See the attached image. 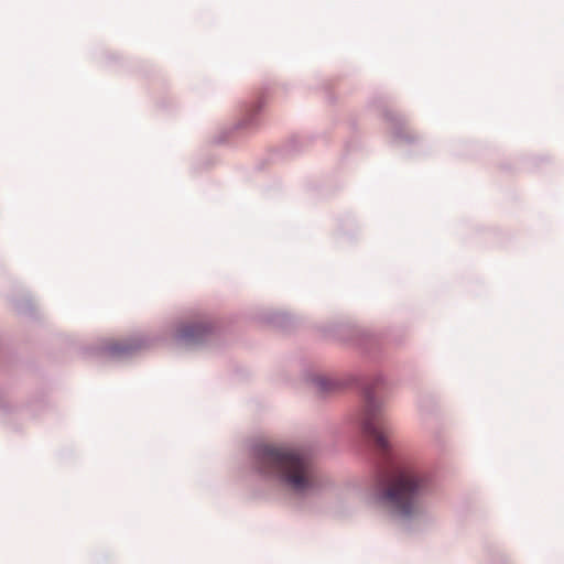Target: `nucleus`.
I'll list each match as a JSON object with an SVG mask.
<instances>
[{"label": "nucleus", "mask_w": 564, "mask_h": 564, "mask_svg": "<svg viewBox=\"0 0 564 564\" xmlns=\"http://www.w3.org/2000/svg\"><path fill=\"white\" fill-rule=\"evenodd\" d=\"M378 487L384 500L402 517H414L423 509L425 479L408 467L387 463L378 473Z\"/></svg>", "instance_id": "obj_1"}, {"label": "nucleus", "mask_w": 564, "mask_h": 564, "mask_svg": "<svg viewBox=\"0 0 564 564\" xmlns=\"http://www.w3.org/2000/svg\"><path fill=\"white\" fill-rule=\"evenodd\" d=\"M267 468L297 492L316 489L318 476L310 460H264Z\"/></svg>", "instance_id": "obj_2"}, {"label": "nucleus", "mask_w": 564, "mask_h": 564, "mask_svg": "<svg viewBox=\"0 0 564 564\" xmlns=\"http://www.w3.org/2000/svg\"><path fill=\"white\" fill-rule=\"evenodd\" d=\"M362 433L372 440L377 449L382 454L392 452V444L388 438V423L380 405L369 398L360 417Z\"/></svg>", "instance_id": "obj_3"}, {"label": "nucleus", "mask_w": 564, "mask_h": 564, "mask_svg": "<svg viewBox=\"0 0 564 564\" xmlns=\"http://www.w3.org/2000/svg\"><path fill=\"white\" fill-rule=\"evenodd\" d=\"M262 458H301L300 454H295L289 448L276 446L272 444H268L263 446V457Z\"/></svg>", "instance_id": "obj_4"}, {"label": "nucleus", "mask_w": 564, "mask_h": 564, "mask_svg": "<svg viewBox=\"0 0 564 564\" xmlns=\"http://www.w3.org/2000/svg\"><path fill=\"white\" fill-rule=\"evenodd\" d=\"M206 332L205 325H195L184 332V338L189 340H198Z\"/></svg>", "instance_id": "obj_5"}, {"label": "nucleus", "mask_w": 564, "mask_h": 564, "mask_svg": "<svg viewBox=\"0 0 564 564\" xmlns=\"http://www.w3.org/2000/svg\"><path fill=\"white\" fill-rule=\"evenodd\" d=\"M128 349L127 348H117L116 351L118 352H126Z\"/></svg>", "instance_id": "obj_6"}]
</instances>
